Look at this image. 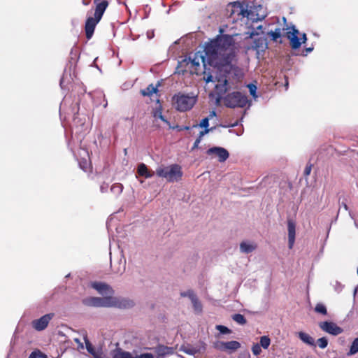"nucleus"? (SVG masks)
<instances>
[{
    "instance_id": "f8f14e48",
    "label": "nucleus",
    "mask_w": 358,
    "mask_h": 358,
    "mask_svg": "<svg viewBox=\"0 0 358 358\" xmlns=\"http://www.w3.org/2000/svg\"><path fill=\"white\" fill-rule=\"evenodd\" d=\"M154 352L156 354V358H164L169 355H172L175 352V348L169 347L162 344H158L153 348Z\"/></svg>"
},
{
    "instance_id": "7c9ffc66",
    "label": "nucleus",
    "mask_w": 358,
    "mask_h": 358,
    "mask_svg": "<svg viewBox=\"0 0 358 358\" xmlns=\"http://www.w3.org/2000/svg\"><path fill=\"white\" fill-rule=\"evenodd\" d=\"M215 328L222 334H228L231 333V329L223 325H217Z\"/></svg>"
},
{
    "instance_id": "6ab92c4d",
    "label": "nucleus",
    "mask_w": 358,
    "mask_h": 358,
    "mask_svg": "<svg viewBox=\"0 0 358 358\" xmlns=\"http://www.w3.org/2000/svg\"><path fill=\"white\" fill-rule=\"evenodd\" d=\"M83 302L88 306L100 307V297H90L84 299Z\"/></svg>"
},
{
    "instance_id": "423d86ee",
    "label": "nucleus",
    "mask_w": 358,
    "mask_h": 358,
    "mask_svg": "<svg viewBox=\"0 0 358 358\" xmlns=\"http://www.w3.org/2000/svg\"><path fill=\"white\" fill-rule=\"evenodd\" d=\"M134 306L132 300L112 296L100 297V307L130 308Z\"/></svg>"
},
{
    "instance_id": "ddd939ff",
    "label": "nucleus",
    "mask_w": 358,
    "mask_h": 358,
    "mask_svg": "<svg viewBox=\"0 0 358 358\" xmlns=\"http://www.w3.org/2000/svg\"><path fill=\"white\" fill-rule=\"evenodd\" d=\"M53 315L54 314L52 313L46 314L40 317L39 319L34 320L32 322L33 327L37 331H42L45 329L47 327L51 319L52 318Z\"/></svg>"
},
{
    "instance_id": "c85d7f7f",
    "label": "nucleus",
    "mask_w": 358,
    "mask_h": 358,
    "mask_svg": "<svg viewBox=\"0 0 358 358\" xmlns=\"http://www.w3.org/2000/svg\"><path fill=\"white\" fill-rule=\"evenodd\" d=\"M180 296L182 297H186L187 296L190 300H194L196 301V294H194V292L191 290V289H189L187 290V292H181L180 293Z\"/></svg>"
},
{
    "instance_id": "bb28decb",
    "label": "nucleus",
    "mask_w": 358,
    "mask_h": 358,
    "mask_svg": "<svg viewBox=\"0 0 358 358\" xmlns=\"http://www.w3.org/2000/svg\"><path fill=\"white\" fill-rule=\"evenodd\" d=\"M271 344V339L267 336H263L260 338V344L259 345L262 347L264 349H267Z\"/></svg>"
},
{
    "instance_id": "7ed1b4c3",
    "label": "nucleus",
    "mask_w": 358,
    "mask_h": 358,
    "mask_svg": "<svg viewBox=\"0 0 358 358\" xmlns=\"http://www.w3.org/2000/svg\"><path fill=\"white\" fill-rule=\"evenodd\" d=\"M198 100V96L194 92L185 94L178 92L172 97V104L173 108L179 112H186L190 110L196 104Z\"/></svg>"
},
{
    "instance_id": "37998d69",
    "label": "nucleus",
    "mask_w": 358,
    "mask_h": 358,
    "mask_svg": "<svg viewBox=\"0 0 358 358\" xmlns=\"http://www.w3.org/2000/svg\"><path fill=\"white\" fill-rule=\"evenodd\" d=\"M259 32L254 31V30L252 31V32L250 33L251 36H255V35H259Z\"/></svg>"
},
{
    "instance_id": "09e8293b",
    "label": "nucleus",
    "mask_w": 358,
    "mask_h": 358,
    "mask_svg": "<svg viewBox=\"0 0 358 358\" xmlns=\"http://www.w3.org/2000/svg\"><path fill=\"white\" fill-rule=\"evenodd\" d=\"M100 0H94V3H96L98 1H99Z\"/></svg>"
},
{
    "instance_id": "a18cd8bd",
    "label": "nucleus",
    "mask_w": 358,
    "mask_h": 358,
    "mask_svg": "<svg viewBox=\"0 0 358 358\" xmlns=\"http://www.w3.org/2000/svg\"><path fill=\"white\" fill-rule=\"evenodd\" d=\"M83 3L85 6H87V5H89L90 1H86L85 0H83Z\"/></svg>"
},
{
    "instance_id": "9b49d317",
    "label": "nucleus",
    "mask_w": 358,
    "mask_h": 358,
    "mask_svg": "<svg viewBox=\"0 0 358 358\" xmlns=\"http://www.w3.org/2000/svg\"><path fill=\"white\" fill-rule=\"evenodd\" d=\"M206 153L208 155H215L218 157V161L220 162H225L229 157V152L222 147L210 148L206 151Z\"/></svg>"
},
{
    "instance_id": "4c0bfd02",
    "label": "nucleus",
    "mask_w": 358,
    "mask_h": 358,
    "mask_svg": "<svg viewBox=\"0 0 358 358\" xmlns=\"http://www.w3.org/2000/svg\"><path fill=\"white\" fill-rule=\"evenodd\" d=\"M209 131H210V129H204V130H203V131H201L199 132V136H198V138H199V139H201V140L202 137H203L204 135H206V134H208Z\"/></svg>"
},
{
    "instance_id": "49530a36",
    "label": "nucleus",
    "mask_w": 358,
    "mask_h": 358,
    "mask_svg": "<svg viewBox=\"0 0 358 358\" xmlns=\"http://www.w3.org/2000/svg\"><path fill=\"white\" fill-rule=\"evenodd\" d=\"M257 29L258 30H259L262 33L263 32V31H262V25L258 26V27H257Z\"/></svg>"
},
{
    "instance_id": "f257e3e1",
    "label": "nucleus",
    "mask_w": 358,
    "mask_h": 358,
    "mask_svg": "<svg viewBox=\"0 0 358 358\" xmlns=\"http://www.w3.org/2000/svg\"><path fill=\"white\" fill-rule=\"evenodd\" d=\"M205 57H201V66L196 58L183 59L177 67L178 73L184 74L183 64L189 65L192 74H203V79L208 83L217 82L215 86L216 94L220 97L231 89L243 76L241 69L236 66V52L234 38L229 35L219 36L207 43L204 49Z\"/></svg>"
},
{
    "instance_id": "20e7f679",
    "label": "nucleus",
    "mask_w": 358,
    "mask_h": 358,
    "mask_svg": "<svg viewBox=\"0 0 358 358\" xmlns=\"http://www.w3.org/2000/svg\"><path fill=\"white\" fill-rule=\"evenodd\" d=\"M155 173L157 176L165 178L169 182H178L182 176L181 167L178 164L159 166Z\"/></svg>"
},
{
    "instance_id": "2f4dec72",
    "label": "nucleus",
    "mask_w": 358,
    "mask_h": 358,
    "mask_svg": "<svg viewBox=\"0 0 358 358\" xmlns=\"http://www.w3.org/2000/svg\"><path fill=\"white\" fill-rule=\"evenodd\" d=\"M248 88L249 89L250 94L254 97L256 98L257 96L256 95V91H257V86L254 84H248Z\"/></svg>"
},
{
    "instance_id": "393cba45",
    "label": "nucleus",
    "mask_w": 358,
    "mask_h": 358,
    "mask_svg": "<svg viewBox=\"0 0 358 358\" xmlns=\"http://www.w3.org/2000/svg\"><path fill=\"white\" fill-rule=\"evenodd\" d=\"M232 319L234 321H235L236 322H237L238 324H241V325H244L247 323V320H246L245 317H244V315H243L240 313H236V314L233 315Z\"/></svg>"
},
{
    "instance_id": "aec40b11",
    "label": "nucleus",
    "mask_w": 358,
    "mask_h": 358,
    "mask_svg": "<svg viewBox=\"0 0 358 358\" xmlns=\"http://www.w3.org/2000/svg\"><path fill=\"white\" fill-rule=\"evenodd\" d=\"M255 248H256L255 245L249 244L245 242H242L240 245L241 250L245 253H250V252H252L253 250H255Z\"/></svg>"
},
{
    "instance_id": "2eb2a0df",
    "label": "nucleus",
    "mask_w": 358,
    "mask_h": 358,
    "mask_svg": "<svg viewBox=\"0 0 358 358\" xmlns=\"http://www.w3.org/2000/svg\"><path fill=\"white\" fill-rule=\"evenodd\" d=\"M295 223L292 221L289 220L287 222V229H288V245L289 248L292 249L294 241H295Z\"/></svg>"
},
{
    "instance_id": "c756f323",
    "label": "nucleus",
    "mask_w": 358,
    "mask_h": 358,
    "mask_svg": "<svg viewBox=\"0 0 358 358\" xmlns=\"http://www.w3.org/2000/svg\"><path fill=\"white\" fill-rule=\"evenodd\" d=\"M317 343L320 348L324 349L328 345V340L326 337H322L317 339Z\"/></svg>"
},
{
    "instance_id": "a211bd4d",
    "label": "nucleus",
    "mask_w": 358,
    "mask_h": 358,
    "mask_svg": "<svg viewBox=\"0 0 358 358\" xmlns=\"http://www.w3.org/2000/svg\"><path fill=\"white\" fill-rule=\"evenodd\" d=\"M298 337L306 344L315 347V340L308 334L299 331L298 333Z\"/></svg>"
},
{
    "instance_id": "e433bc0d",
    "label": "nucleus",
    "mask_w": 358,
    "mask_h": 358,
    "mask_svg": "<svg viewBox=\"0 0 358 358\" xmlns=\"http://www.w3.org/2000/svg\"><path fill=\"white\" fill-rule=\"evenodd\" d=\"M313 164L310 163L307 164L305 169H304V176L307 177L310 174L311 170H312Z\"/></svg>"
},
{
    "instance_id": "f3484780",
    "label": "nucleus",
    "mask_w": 358,
    "mask_h": 358,
    "mask_svg": "<svg viewBox=\"0 0 358 358\" xmlns=\"http://www.w3.org/2000/svg\"><path fill=\"white\" fill-rule=\"evenodd\" d=\"M159 83L156 86H154L152 84L149 85L145 89L141 90V94L143 96H150L153 94H156L158 92V87L159 86Z\"/></svg>"
},
{
    "instance_id": "1a4fd4ad",
    "label": "nucleus",
    "mask_w": 358,
    "mask_h": 358,
    "mask_svg": "<svg viewBox=\"0 0 358 358\" xmlns=\"http://www.w3.org/2000/svg\"><path fill=\"white\" fill-rule=\"evenodd\" d=\"M318 326L323 331L333 336H338L343 331L341 327L331 321L320 322Z\"/></svg>"
},
{
    "instance_id": "58836bf2",
    "label": "nucleus",
    "mask_w": 358,
    "mask_h": 358,
    "mask_svg": "<svg viewBox=\"0 0 358 358\" xmlns=\"http://www.w3.org/2000/svg\"><path fill=\"white\" fill-rule=\"evenodd\" d=\"M108 185L106 182H103L100 187L101 192L103 193L106 192L108 189Z\"/></svg>"
},
{
    "instance_id": "dca6fc26",
    "label": "nucleus",
    "mask_w": 358,
    "mask_h": 358,
    "mask_svg": "<svg viewBox=\"0 0 358 358\" xmlns=\"http://www.w3.org/2000/svg\"><path fill=\"white\" fill-rule=\"evenodd\" d=\"M137 173L145 178H150L155 175V171L149 170L145 164L141 163L138 166Z\"/></svg>"
},
{
    "instance_id": "b1692460",
    "label": "nucleus",
    "mask_w": 358,
    "mask_h": 358,
    "mask_svg": "<svg viewBox=\"0 0 358 358\" xmlns=\"http://www.w3.org/2000/svg\"><path fill=\"white\" fill-rule=\"evenodd\" d=\"M314 310L318 314H321L322 315H327V307L322 303H317Z\"/></svg>"
},
{
    "instance_id": "c03bdc74",
    "label": "nucleus",
    "mask_w": 358,
    "mask_h": 358,
    "mask_svg": "<svg viewBox=\"0 0 358 358\" xmlns=\"http://www.w3.org/2000/svg\"><path fill=\"white\" fill-rule=\"evenodd\" d=\"M215 115H216L215 112V111H212V112H210V115H209V116H210V117H212L215 116Z\"/></svg>"
},
{
    "instance_id": "0eeeda50",
    "label": "nucleus",
    "mask_w": 358,
    "mask_h": 358,
    "mask_svg": "<svg viewBox=\"0 0 358 358\" xmlns=\"http://www.w3.org/2000/svg\"><path fill=\"white\" fill-rule=\"evenodd\" d=\"M299 30L294 27L287 29L285 32V36L289 40L290 46L293 50L298 49L307 40L306 34H302L301 38L299 37Z\"/></svg>"
},
{
    "instance_id": "72a5a7b5",
    "label": "nucleus",
    "mask_w": 358,
    "mask_h": 358,
    "mask_svg": "<svg viewBox=\"0 0 358 358\" xmlns=\"http://www.w3.org/2000/svg\"><path fill=\"white\" fill-rule=\"evenodd\" d=\"M199 126L200 127L208 129L209 126V117H205L203 118L199 123Z\"/></svg>"
},
{
    "instance_id": "4468645a",
    "label": "nucleus",
    "mask_w": 358,
    "mask_h": 358,
    "mask_svg": "<svg viewBox=\"0 0 358 358\" xmlns=\"http://www.w3.org/2000/svg\"><path fill=\"white\" fill-rule=\"evenodd\" d=\"M90 287L96 289L101 294H113L114 293V290L113 289V288L106 282L97 281L92 282L90 283Z\"/></svg>"
},
{
    "instance_id": "6e6552de",
    "label": "nucleus",
    "mask_w": 358,
    "mask_h": 358,
    "mask_svg": "<svg viewBox=\"0 0 358 358\" xmlns=\"http://www.w3.org/2000/svg\"><path fill=\"white\" fill-rule=\"evenodd\" d=\"M227 13H229V16L232 17L234 15H237L238 19L239 17H250V15L252 14L251 10H249L244 5L238 1H234L230 3L227 8Z\"/></svg>"
},
{
    "instance_id": "a878e982",
    "label": "nucleus",
    "mask_w": 358,
    "mask_h": 358,
    "mask_svg": "<svg viewBox=\"0 0 358 358\" xmlns=\"http://www.w3.org/2000/svg\"><path fill=\"white\" fill-rule=\"evenodd\" d=\"M358 352V337L352 343L348 355H353Z\"/></svg>"
},
{
    "instance_id": "412c9836",
    "label": "nucleus",
    "mask_w": 358,
    "mask_h": 358,
    "mask_svg": "<svg viewBox=\"0 0 358 358\" xmlns=\"http://www.w3.org/2000/svg\"><path fill=\"white\" fill-rule=\"evenodd\" d=\"M180 350L185 352L187 355H194L198 352V350L196 348H192V346H190L189 345H181L180 348Z\"/></svg>"
},
{
    "instance_id": "5701e85b",
    "label": "nucleus",
    "mask_w": 358,
    "mask_h": 358,
    "mask_svg": "<svg viewBox=\"0 0 358 358\" xmlns=\"http://www.w3.org/2000/svg\"><path fill=\"white\" fill-rule=\"evenodd\" d=\"M268 35L271 37L272 41H277L282 36L281 29L276 28L274 31H270L268 32Z\"/></svg>"
},
{
    "instance_id": "39448f33",
    "label": "nucleus",
    "mask_w": 358,
    "mask_h": 358,
    "mask_svg": "<svg viewBox=\"0 0 358 358\" xmlns=\"http://www.w3.org/2000/svg\"><path fill=\"white\" fill-rule=\"evenodd\" d=\"M250 103L248 96L240 92L229 93L224 98V106L230 108H244Z\"/></svg>"
},
{
    "instance_id": "c9c22d12",
    "label": "nucleus",
    "mask_w": 358,
    "mask_h": 358,
    "mask_svg": "<svg viewBox=\"0 0 358 358\" xmlns=\"http://www.w3.org/2000/svg\"><path fill=\"white\" fill-rule=\"evenodd\" d=\"M192 304H193V306L195 310H201V303L199 302L198 298L196 296V301L194 300H191Z\"/></svg>"
},
{
    "instance_id": "79ce46f5",
    "label": "nucleus",
    "mask_w": 358,
    "mask_h": 358,
    "mask_svg": "<svg viewBox=\"0 0 358 358\" xmlns=\"http://www.w3.org/2000/svg\"><path fill=\"white\" fill-rule=\"evenodd\" d=\"M74 341L78 343V348L83 349V344L79 338H74Z\"/></svg>"
},
{
    "instance_id": "473e14b6",
    "label": "nucleus",
    "mask_w": 358,
    "mask_h": 358,
    "mask_svg": "<svg viewBox=\"0 0 358 358\" xmlns=\"http://www.w3.org/2000/svg\"><path fill=\"white\" fill-rule=\"evenodd\" d=\"M252 352L256 356L260 355V353L262 352V350H261V346L259 345V344H258V343L254 344L252 347Z\"/></svg>"
},
{
    "instance_id": "9d476101",
    "label": "nucleus",
    "mask_w": 358,
    "mask_h": 358,
    "mask_svg": "<svg viewBox=\"0 0 358 358\" xmlns=\"http://www.w3.org/2000/svg\"><path fill=\"white\" fill-rule=\"evenodd\" d=\"M215 348L221 351H227L229 352H234L241 348V343L236 341L227 342H217L215 344Z\"/></svg>"
},
{
    "instance_id": "f704fd0d",
    "label": "nucleus",
    "mask_w": 358,
    "mask_h": 358,
    "mask_svg": "<svg viewBox=\"0 0 358 358\" xmlns=\"http://www.w3.org/2000/svg\"><path fill=\"white\" fill-rule=\"evenodd\" d=\"M45 355L42 354L39 350L32 352L28 358H41Z\"/></svg>"
},
{
    "instance_id": "a19ab883",
    "label": "nucleus",
    "mask_w": 358,
    "mask_h": 358,
    "mask_svg": "<svg viewBox=\"0 0 358 358\" xmlns=\"http://www.w3.org/2000/svg\"><path fill=\"white\" fill-rule=\"evenodd\" d=\"M201 141V139H199V138H196V139L195 140L194 143V145H193V146H192V150H194V149H195V148H198V146H199V143H200Z\"/></svg>"
},
{
    "instance_id": "ea45409f",
    "label": "nucleus",
    "mask_w": 358,
    "mask_h": 358,
    "mask_svg": "<svg viewBox=\"0 0 358 358\" xmlns=\"http://www.w3.org/2000/svg\"><path fill=\"white\" fill-rule=\"evenodd\" d=\"M313 50V47H310V48H306L303 51V53L302 55L303 56H306L308 55V53L312 52Z\"/></svg>"
},
{
    "instance_id": "4be33fe9",
    "label": "nucleus",
    "mask_w": 358,
    "mask_h": 358,
    "mask_svg": "<svg viewBox=\"0 0 358 358\" xmlns=\"http://www.w3.org/2000/svg\"><path fill=\"white\" fill-rule=\"evenodd\" d=\"M153 117L155 118H159L163 122L169 124V121L164 117V116L162 115V106H159V108H156L153 113H152Z\"/></svg>"
},
{
    "instance_id": "de8ad7c7",
    "label": "nucleus",
    "mask_w": 358,
    "mask_h": 358,
    "mask_svg": "<svg viewBox=\"0 0 358 358\" xmlns=\"http://www.w3.org/2000/svg\"><path fill=\"white\" fill-rule=\"evenodd\" d=\"M189 128H190L189 127H185V130H188V129H189Z\"/></svg>"
},
{
    "instance_id": "f03ea898",
    "label": "nucleus",
    "mask_w": 358,
    "mask_h": 358,
    "mask_svg": "<svg viewBox=\"0 0 358 358\" xmlns=\"http://www.w3.org/2000/svg\"><path fill=\"white\" fill-rule=\"evenodd\" d=\"M94 4L96 5V8L94 17H88L85 24V35L88 40L92 37L95 27L101 20L105 10L109 5V3L106 0H102L101 1H99L96 3H94Z\"/></svg>"
},
{
    "instance_id": "cd10ccee",
    "label": "nucleus",
    "mask_w": 358,
    "mask_h": 358,
    "mask_svg": "<svg viewBox=\"0 0 358 358\" xmlns=\"http://www.w3.org/2000/svg\"><path fill=\"white\" fill-rule=\"evenodd\" d=\"M122 189H123V186L120 183L113 184L110 187L111 192L113 193H115L117 194H120L122 192Z\"/></svg>"
}]
</instances>
